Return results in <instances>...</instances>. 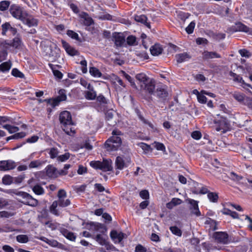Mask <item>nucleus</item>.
<instances>
[{"mask_svg":"<svg viewBox=\"0 0 252 252\" xmlns=\"http://www.w3.org/2000/svg\"><path fill=\"white\" fill-rule=\"evenodd\" d=\"M16 166V162L12 160H2L0 161V170L1 171L12 170Z\"/></svg>","mask_w":252,"mask_h":252,"instance_id":"8","label":"nucleus"},{"mask_svg":"<svg viewBox=\"0 0 252 252\" xmlns=\"http://www.w3.org/2000/svg\"><path fill=\"white\" fill-rule=\"evenodd\" d=\"M201 136V133L199 131H194L191 133V137L195 140L200 139Z\"/></svg>","mask_w":252,"mask_h":252,"instance_id":"59","label":"nucleus"},{"mask_svg":"<svg viewBox=\"0 0 252 252\" xmlns=\"http://www.w3.org/2000/svg\"><path fill=\"white\" fill-rule=\"evenodd\" d=\"M195 23L194 22H191L190 23L189 25L186 28V31L189 34H190L193 32L194 27H195Z\"/></svg>","mask_w":252,"mask_h":252,"instance_id":"50","label":"nucleus"},{"mask_svg":"<svg viewBox=\"0 0 252 252\" xmlns=\"http://www.w3.org/2000/svg\"><path fill=\"white\" fill-rule=\"evenodd\" d=\"M21 43V41L19 37H15L13 39V41L11 43V45L12 46L18 48L19 46H20Z\"/></svg>","mask_w":252,"mask_h":252,"instance_id":"55","label":"nucleus"},{"mask_svg":"<svg viewBox=\"0 0 252 252\" xmlns=\"http://www.w3.org/2000/svg\"><path fill=\"white\" fill-rule=\"evenodd\" d=\"M176 61L178 63H182L184 62L189 61L191 58L190 56L187 53H181L177 54L175 56Z\"/></svg>","mask_w":252,"mask_h":252,"instance_id":"20","label":"nucleus"},{"mask_svg":"<svg viewBox=\"0 0 252 252\" xmlns=\"http://www.w3.org/2000/svg\"><path fill=\"white\" fill-rule=\"evenodd\" d=\"M26 136V133L24 132L17 133L13 135L10 136V137L15 138L16 139H18L19 138H22Z\"/></svg>","mask_w":252,"mask_h":252,"instance_id":"62","label":"nucleus"},{"mask_svg":"<svg viewBox=\"0 0 252 252\" xmlns=\"http://www.w3.org/2000/svg\"><path fill=\"white\" fill-rule=\"evenodd\" d=\"M112 162L110 159L103 160L100 161H92L90 164L91 167L96 169H99L103 171H111L113 169L112 166Z\"/></svg>","mask_w":252,"mask_h":252,"instance_id":"3","label":"nucleus"},{"mask_svg":"<svg viewBox=\"0 0 252 252\" xmlns=\"http://www.w3.org/2000/svg\"><path fill=\"white\" fill-rule=\"evenodd\" d=\"M213 237L219 243L226 244L228 241V235L225 232H215Z\"/></svg>","mask_w":252,"mask_h":252,"instance_id":"12","label":"nucleus"},{"mask_svg":"<svg viewBox=\"0 0 252 252\" xmlns=\"http://www.w3.org/2000/svg\"><path fill=\"white\" fill-rule=\"evenodd\" d=\"M79 16L80 18L84 19L87 21L88 24L90 25L92 23V19L89 16L87 13L82 12L79 14Z\"/></svg>","mask_w":252,"mask_h":252,"instance_id":"44","label":"nucleus"},{"mask_svg":"<svg viewBox=\"0 0 252 252\" xmlns=\"http://www.w3.org/2000/svg\"><path fill=\"white\" fill-rule=\"evenodd\" d=\"M236 31L243 32L252 34V29L249 28L241 23H237L235 25Z\"/></svg>","mask_w":252,"mask_h":252,"instance_id":"16","label":"nucleus"},{"mask_svg":"<svg viewBox=\"0 0 252 252\" xmlns=\"http://www.w3.org/2000/svg\"><path fill=\"white\" fill-rule=\"evenodd\" d=\"M22 196L27 199L26 203L28 205L33 207L36 206L38 204V201L36 199H34L32 196L27 193L25 192V194L22 195Z\"/></svg>","mask_w":252,"mask_h":252,"instance_id":"21","label":"nucleus"},{"mask_svg":"<svg viewBox=\"0 0 252 252\" xmlns=\"http://www.w3.org/2000/svg\"><path fill=\"white\" fill-rule=\"evenodd\" d=\"M25 178L24 175H19L17 177H13V183L19 184L22 182Z\"/></svg>","mask_w":252,"mask_h":252,"instance_id":"54","label":"nucleus"},{"mask_svg":"<svg viewBox=\"0 0 252 252\" xmlns=\"http://www.w3.org/2000/svg\"><path fill=\"white\" fill-rule=\"evenodd\" d=\"M100 245L104 246L107 250H110L113 246L107 240V236L104 234H97L95 236L92 237Z\"/></svg>","mask_w":252,"mask_h":252,"instance_id":"5","label":"nucleus"},{"mask_svg":"<svg viewBox=\"0 0 252 252\" xmlns=\"http://www.w3.org/2000/svg\"><path fill=\"white\" fill-rule=\"evenodd\" d=\"M87 172V168L83 166L82 165H80L79 166L78 169L77 170V173L79 175H82Z\"/></svg>","mask_w":252,"mask_h":252,"instance_id":"64","label":"nucleus"},{"mask_svg":"<svg viewBox=\"0 0 252 252\" xmlns=\"http://www.w3.org/2000/svg\"><path fill=\"white\" fill-rule=\"evenodd\" d=\"M2 127L8 130L10 133H13L17 132L19 130V128L17 126H11L9 125H5L2 126Z\"/></svg>","mask_w":252,"mask_h":252,"instance_id":"34","label":"nucleus"},{"mask_svg":"<svg viewBox=\"0 0 252 252\" xmlns=\"http://www.w3.org/2000/svg\"><path fill=\"white\" fill-rule=\"evenodd\" d=\"M57 201L59 206L62 207L67 206L70 203V200L68 199H65V198H58Z\"/></svg>","mask_w":252,"mask_h":252,"instance_id":"37","label":"nucleus"},{"mask_svg":"<svg viewBox=\"0 0 252 252\" xmlns=\"http://www.w3.org/2000/svg\"><path fill=\"white\" fill-rule=\"evenodd\" d=\"M10 5V1L8 0H2L0 2V10L4 11L6 10Z\"/></svg>","mask_w":252,"mask_h":252,"instance_id":"42","label":"nucleus"},{"mask_svg":"<svg viewBox=\"0 0 252 252\" xmlns=\"http://www.w3.org/2000/svg\"><path fill=\"white\" fill-rule=\"evenodd\" d=\"M207 197L210 201L212 202H217L218 200V195L216 192H209L207 194Z\"/></svg>","mask_w":252,"mask_h":252,"instance_id":"38","label":"nucleus"},{"mask_svg":"<svg viewBox=\"0 0 252 252\" xmlns=\"http://www.w3.org/2000/svg\"><path fill=\"white\" fill-rule=\"evenodd\" d=\"M125 234L116 230L112 231L110 233L111 239L115 243H120L125 237Z\"/></svg>","mask_w":252,"mask_h":252,"instance_id":"13","label":"nucleus"},{"mask_svg":"<svg viewBox=\"0 0 252 252\" xmlns=\"http://www.w3.org/2000/svg\"><path fill=\"white\" fill-rule=\"evenodd\" d=\"M9 12L14 18L20 21H22L27 13V12L22 7L16 4H12L10 6Z\"/></svg>","mask_w":252,"mask_h":252,"instance_id":"4","label":"nucleus"},{"mask_svg":"<svg viewBox=\"0 0 252 252\" xmlns=\"http://www.w3.org/2000/svg\"><path fill=\"white\" fill-rule=\"evenodd\" d=\"M88 90H89L85 93L86 98L89 100H93L95 99L96 96V94L95 92L93 90V87H91V89Z\"/></svg>","mask_w":252,"mask_h":252,"instance_id":"29","label":"nucleus"},{"mask_svg":"<svg viewBox=\"0 0 252 252\" xmlns=\"http://www.w3.org/2000/svg\"><path fill=\"white\" fill-rule=\"evenodd\" d=\"M21 21L23 24L27 25L29 27H34L37 25V20L34 19L32 16L29 15L27 13Z\"/></svg>","mask_w":252,"mask_h":252,"instance_id":"11","label":"nucleus"},{"mask_svg":"<svg viewBox=\"0 0 252 252\" xmlns=\"http://www.w3.org/2000/svg\"><path fill=\"white\" fill-rule=\"evenodd\" d=\"M11 74L13 76L16 77H19L20 78H24V74L17 68H13L12 70Z\"/></svg>","mask_w":252,"mask_h":252,"instance_id":"47","label":"nucleus"},{"mask_svg":"<svg viewBox=\"0 0 252 252\" xmlns=\"http://www.w3.org/2000/svg\"><path fill=\"white\" fill-rule=\"evenodd\" d=\"M111 80L114 84H116L117 83H118L120 86L124 88L126 87L125 84L119 77L115 75H113L111 77Z\"/></svg>","mask_w":252,"mask_h":252,"instance_id":"35","label":"nucleus"},{"mask_svg":"<svg viewBox=\"0 0 252 252\" xmlns=\"http://www.w3.org/2000/svg\"><path fill=\"white\" fill-rule=\"evenodd\" d=\"M80 84L82 86L84 87L85 88H87L88 89H91L92 86L90 84L88 83L86 80L83 79H81L80 80Z\"/></svg>","mask_w":252,"mask_h":252,"instance_id":"61","label":"nucleus"},{"mask_svg":"<svg viewBox=\"0 0 252 252\" xmlns=\"http://www.w3.org/2000/svg\"><path fill=\"white\" fill-rule=\"evenodd\" d=\"M32 190L37 195H41L44 192L43 189L38 185L34 186L32 188Z\"/></svg>","mask_w":252,"mask_h":252,"instance_id":"43","label":"nucleus"},{"mask_svg":"<svg viewBox=\"0 0 252 252\" xmlns=\"http://www.w3.org/2000/svg\"><path fill=\"white\" fill-rule=\"evenodd\" d=\"M45 225L47 227L50 228L52 230L56 229L58 227V224L57 223L51 221L46 222Z\"/></svg>","mask_w":252,"mask_h":252,"instance_id":"53","label":"nucleus"},{"mask_svg":"<svg viewBox=\"0 0 252 252\" xmlns=\"http://www.w3.org/2000/svg\"><path fill=\"white\" fill-rule=\"evenodd\" d=\"M182 202L181 199L178 198H173L169 202L166 204V206L168 209H172L174 207L181 204Z\"/></svg>","mask_w":252,"mask_h":252,"instance_id":"25","label":"nucleus"},{"mask_svg":"<svg viewBox=\"0 0 252 252\" xmlns=\"http://www.w3.org/2000/svg\"><path fill=\"white\" fill-rule=\"evenodd\" d=\"M63 46L67 53L72 56L77 55L78 52L74 48L71 47L67 43L63 41Z\"/></svg>","mask_w":252,"mask_h":252,"instance_id":"17","label":"nucleus"},{"mask_svg":"<svg viewBox=\"0 0 252 252\" xmlns=\"http://www.w3.org/2000/svg\"><path fill=\"white\" fill-rule=\"evenodd\" d=\"M121 73L122 75L130 83V85L133 87H135V84L133 81L132 78L127 74H126L125 71H121Z\"/></svg>","mask_w":252,"mask_h":252,"instance_id":"46","label":"nucleus"},{"mask_svg":"<svg viewBox=\"0 0 252 252\" xmlns=\"http://www.w3.org/2000/svg\"><path fill=\"white\" fill-rule=\"evenodd\" d=\"M155 95L159 98H165L168 95V93L165 88V86H158L155 92Z\"/></svg>","mask_w":252,"mask_h":252,"instance_id":"14","label":"nucleus"},{"mask_svg":"<svg viewBox=\"0 0 252 252\" xmlns=\"http://www.w3.org/2000/svg\"><path fill=\"white\" fill-rule=\"evenodd\" d=\"M135 78L140 83H143V84H145L150 79L144 73H140L136 74L135 76Z\"/></svg>","mask_w":252,"mask_h":252,"instance_id":"28","label":"nucleus"},{"mask_svg":"<svg viewBox=\"0 0 252 252\" xmlns=\"http://www.w3.org/2000/svg\"><path fill=\"white\" fill-rule=\"evenodd\" d=\"M218 124V125L216 128L218 131H221L222 132H225L229 129V122L225 118L220 117Z\"/></svg>","mask_w":252,"mask_h":252,"instance_id":"7","label":"nucleus"},{"mask_svg":"<svg viewBox=\"0 0 252 252\" xmlns=\"http://www.w3.org/2000/svg\"><path fill=\"white\" fill-rule=\"evenodd\" d=\"M103 228V225L98 223H92L91 224V230H93L96 232L99 231L100 229H102Z\"/></svg>","mask_w":252,"mask_h":252,"instance_id":"48","label":"nucleus"},{"mask_svg":"<svg viewBox=\"0 0 252 252\" xmlns=\"http://www.w3.org/2000/svg\"><path fill=\"white\" fill-rule=\"evenodd\" d=\"M163 49L160 45L156 44L150 48L151 54L154 56H158L161 54Z\"/></svg>","mask_w":252,"mask_h":252,"instance_id":"24","label":"nucleus"},{"mask_svg":"<svg viewBox=\"0 0 252 252\" xmlns=\"http://www.w3.org/2000/svg\"><path fill=\"white\" fill-rule=\"evenodd\" d=\"M189 14L188 13H185L183 12H180L178 14L179 18L182 20L185 21L186 19L188 18Z\"/></svg>","mask_w":252,"mask_h":252,"instance_id":"63","label":"nucleus"},{"mask_svg":"<svg viewBox=\"0 0 252 252\" xmlns=\"http://www.w3.org/2000/svg\"><path fill=\"white\" fill-rule=\"evenodd\" d=\"M60 121L63 126V130L67 134L71 135L74 133L71 116L68 111H64L61 113Z\"/></svg>","mask_w":252,"mask_h":252,"instance_id":"1","label":"nucleus"},{"mask_svg":"<svg viewBox=\"0 0 252 252\" xmlns=\"http://www.w3.org/2000/svg\"><path fill=\"white\" fill-rule=\"evenodd\" d=\"M17 241L21 243H26L29 241V237L26 235H18L16 236Z\"/></svg>","mask_w":252,"mask_h":252,"instance_id":"40","label":"nucleus"},{"mask_svg":"<svg viewBox=\"0 0 252 252\" xmlns=\"http://www.w3.org/2000/svg\"><path fill=\"white\" fill-rule=\"evenodd\" d=\"M126 42L129 45H134L136 42V38L133 36H129L126 39Z\"/></svg>","mask_w":252,"mask_h":252,"instance_id":"58","label":"nucleus"},{"mask_svg":"<svg viewBox=\"0 0 252 252\" xmlns=\"http://www.w3.org/2000/svg\"><path fill=\"white\" fill-rule=\"evenodd\" d=\"M59 205V203L57 201H55L53 202L52 204L51 205L50 210V212L54 214L55 215L58 216L59 215V212L58 210L57 209V207Z\"/></svg>","mask_w":252,"mask_h":252,"instance_id":"39","label":"nucleus"},{"mask_svg":"<svg viewBox=\"0 0 252 252\" xmlns=\"http://www.w3.org/2000/svg\"><path fill=\"white\" fill-rule=\"evenodd\" d=\"M147 18L144 15H136L135 16V20L138 22H140L149 27V24L147 22Z\"/></svg>","mask_w":252,"mask_h":252,"instance_id":"32","label":"nucleus"},{"mask_svg":"<svg viewBox=\"0 0 252 252\" xmlns=\"http://www.w3.org/2000/svg\"><path fill=\"white\" fill-rule=\"evenodd\" d=\"M231 76L233 77V80L235 82H237L242 84L241 86L244 88H246V87H250V85L246 84L244 82L242 77L240 75H237L235 73H231Z\"/></svg>","mask_w":252,"mask_h":252,"instance_id":"26","label":"nucleus"},{"mask_svg":"<svg viewBox=\"0 0 252 252\" xmlns=\"http://www.w3.org/2000/svg\"><path fill=\"white\" fill-rule=\"evenodd\" d=\"M202 58L204 60H210L214 58H220V56L215 52L205 51L202 53Z\"/></svg>","mask_w":252,"mask_h":252,"instance_id":"18","label":"nucleus"},{"mask_svg":"<svg viewBox=\"0 0 252 252\" xmlns=\"http://www.w3.org/2000/svg\"><path fill=\"white\" fill-rule=\"evenodd\" d=\"M2 182L5 185H10L13 183V177L9 175H5L2 179Z\"/></svg>","mask_w":252,"mask_h":252,"instance_id":"33","label":"nucleus"},{"mask_svg":"<svg viewBox=\"0 0 252 252\" xmlns=\"http://www.w3.org/2000/svg\"><path fill=\"white\" fill-rule=\"evenodd\" d=\"M130 162L131 160L129 157L124 158L121 157H118L115 160L116 169L122 170L125 167L127 166Z\"/></svg>","mask_w":252,"mask_h":252,"instance_id":"6","label":"nucleus"},{"mask_svg":"<svg viewBox=\"0 0 252 252\" xmlns=\"http://www.w3.org/2000/svg\"><path fill=\"white\" fill-rule=\"evenodd\" d=\"M89 72L90 74L94 77H100L102 73L98 69L95 67H91L90 68Z\"/></svg>","mask_w":252,"mask_h":252,"instance_id":"30","label":"nucleus"},{"mask_svg":"<svg viewBox=\"0 0 252 252\" xmlns=\"http://www.w3.org/2000/svg\"><path fill=\"white\" fill-rule=\"evenodd\" d=\"M2 28V34L3 35H6V32H10L12 34H15L16 32V30L15 28L11 27V25L8 22H6L5 23L2 24L1 25Z\"/></svg>","mask_w":252,"mask_h":252,"instance_id":"15","label":"nucleus"},{"mask_svg":"<svg viewBox=\"0 0 252 252\" xmlns=\"http://www.w3.org/2000/svg\"><path fill=\"white\" fill-rule=\"evenodd\" d=\"M204 94L201 93V94L197 97L198 101L202 104H205L207 102V98Z\"/></svg>","mask_w":252,"mask_h":252,"instance_id":"60","label":"nucleus"},{"mask_svg":"<svg viewBox=\"0 0 252 252\" xmlns=\"http://www.w3.org/2000/svg\"><path fill=\"white\" fill-rule=\"evenodd\" d=\"M45 163L44 161L40 159L32 160L30 163L29 168L30 169L37 168L45 164Z\"/></svg>","mask_w":252,"mask_h":252,"instance_id":"27","label":"nucleus"},{"mask_svg":"<svg viewBox=\"0 0 252 252\" xmlns=\"http://www.w3.org/2000/svg\"><path fill=\"white\" fill-rule=\"evenodd\" d=\"M170 230L173 234H174L177 236H179V237L181 236L182 234V231L177 226H171L170 227Z\"/></svg>","mask_w":252,"mask_h":252,"instance_id":"45","label":"nucleus"},{"mask_svg":"<svg viewBox=\"0 0 252 252\" xmlns=\"http://www.w3.org/2000/svg\"><path fill=\"white\" fill-rule=\"evenodd\" d=\"M58 153L59 152L58 150L55 148H51L49 152L50 157L52 158H54L57 157Z\"/></svg>","mask_w":252,"mask_h":252,"instance_id":"56","label":"nucleus"},{"mask_svg":"<svg viewBox=\"0 0 252 252\" xmlns=\"http://www.w3.org/2000/svg\"><path fill=\"white\" fill-rule=\"evenodd\" d=\"M11 67L10 62H6L1 63L0 65V70L2 72H6L9 71Z\"/></svg>","mask_w":252,"mask_h":252,"instance_id":"36","label":"nucleus"},{"mask_svg":"<svg viewBox=\"0 0 252 252\" xmlns=\"http://www.w3.org/2000/svg\"><path fill=\"white\" fill-rule=\"evenodd\" d=\"M144 85V90L150 94H155V83L151 79H150Z\"/></svg>","mask_w":252,"mask_h":252,"instance_id":"19","label":"nucleus"},{"mask_svg":"<svg viewBox=\"0 0 252 252\" xmlns=\"http://www.w3.org/2000/svg\"><path fill=\"white\" fill-rule=\"evenodd\" d=\"M59 49L57 48L55 45L50 47L47 49L46 54L50 58V60L53 61L55 60L59 56Z\"/></svg>","mask_w":252,"mask_h":252,"instance_id":"10","label":"nucleus"},{"mask_svg":"<svg viewBox=\"0 0 252 252\" xmlns=\"http://www.w3.org/2000/svg\"><path fill=\"white\" fill-rule=\"evenodd\" d=\"M239 52L241 56L249 58L251 56V54L246 49H241L239 51Z\"/></svg>","mask_w":252,"mask_h":252,"instance_id":"57","label":"nucleus"},{"mask_svg":"<svg viewBox=\"0 0 252 252\" xmlns=\"http://www.w3.org/2000/svg\"><path fill=\"white\" fill-rule=\"evenodd\" d=\"M59 96L57 97L58 99L59 100V101H64L66 98V96L64 93V90H61L59 92Z\"/></svg>","mask_w":252,"mask_h":252,"instance_id":"52","label":"nucleus"},{"mask_svg":"<svg viewBox=\"0 0 252 252\" xmlns=\"http://www.w3.org/2000/svg\"><path fill=\"white\" fill-rule=\"evenodd\" d=\"M115 43L117 46H122L125 42V39L121 33H116L114 35Z\"/></svg>","mask_w":252,"mask_h":252,"instance_id":"22","label":"nucleus"},{"mask_svg":"<svg viewBox=\"0 0 252 252\" xmlns=\"http://www.w3.org/2000/svg\"><path fill=\"white\" fill-rule=\"evenodd\" d=\"M47 175L50 178H55L57 176L56 168L52 165H49L46 167Z\"/></svg>","mask_w":252,"mask_h":252,"instance_id":"23","label":"nucleus"},{"mask_svg":"<svg viewBox=\"0 0 252 252\" xmlns=\"http://www.w3.org/2000/svg\"><path fill=\"white\" fill-rule=\"evenodd\" d=\"M187 201H188L191 206L190 208L191 213L195 215L196 217L200 216L201 212L199 210L198 202L195 200L190 198L187 199Z\"/></svg>","mask_w":252,"mask_h":252,"instance_id":"9","label":"nucleus"},{"mask_svg":"<svg viewBox=\"0 0 252 252\" xmlns=\"http://www.w3.org/2000/svg\"><path fill=\"white\" fill-rule=\"evenodd\" d=\"M233 96L236 100L240 102L245 101V95L243 94L238 92H235L233 94Z\"/></svg>","mask_w":252,"mask_h":252,"instance_id":"41","label":"nucleus"},{"mask_svg":"<svg viewBox=\"0 0 252 252\" xmlns=\"http://www.w3.org/2000/svg\"><path fill=\"white\" fill-rule=\"evenodd\" d=\"M62 233L63 235L67 239L71 240L74 241L76 239V236L74 235V233L68 231L67 230L63 229L62 230Z\"/></svg>","mask_w":252,"mask_h":252,"instance_id":"31","label":"nucleus"},{"mask_svg":"<svg viewBox=\"0 0 252 252\" xmlns=\"http://www.w3.org/2000/svg\"><path fill=\"white\" fill-rule=\"evenodd\" d=\"M69 158V154L68 153H66L63 155H61L57 157V159L58 161L61 162H64L67 160Z\"/></svg>","mask_w":252,"mask_h":252,"instance_id":"51","label":"nucleus"},{"mask_svg":"<svg viewBox=\"0 0 252 252\" xmlns=\"http://www.w3.org/2000/svg\"><path fill=\"white\" fill-rule=\"evenodd\" d=\"M4 192H5V193H8V194H12V195L14 194L17 195L21 196H22V195L25 194V192H22V191H18L16 189H8V190H4Z\"/></svg>","mask_w":252,"mask_h":252,"instance_id":"49","label":"nucleus"},{"mask_svg":"<svg viewBox=\"0 0 252 252\" xmlns=\"http://www.w3.org/2000/svg\"><path fill=\"white\" fill-rule=\"evenodd\" d=\"M122 133L118 130H114L112 131V137L108 139L105 143V147L108 151H116L122 144V140L119 136Z\"/></svg>","mask_w":252,"mask_h":252,"instance_id":"2","label":"nucleus"}]
</instances>
